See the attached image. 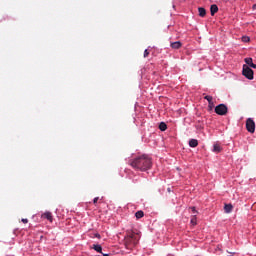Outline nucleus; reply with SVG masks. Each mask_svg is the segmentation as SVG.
Masks as SVG:
<instances>
[{
	"mask_svg": "<svg viewBox=\"0 0 256 256\" xmlns=\"http://www.w3.org/2000/svg\"><path fill=\"white\" fill-rule=\"evenodd\" d=\"M131 167L136 169V171H149L151 169L153 162L147 155H141L130 161Z\"/></svg>",
	"mask_w": 256,
	"mask_h": 256,
	"instance_id": "nucleus-1",
	"label": "nucleus"
},
{
	"mask_svg": "<svg viewBox=\"0 0 256 256\" xmlns=\"http://www.w3.org/2000/svg\"><path fill=\"white\" fill-rule=\"evenodd\" d=\"M159 129L160 131H167V124L165 122H160Z\"/></svg>",
	"mask_w": 256,
	"mask_h": 256,
	"instance_id": "nucleus-17",
	"label": "nucleus"
},
{
	"mask_svg": "<svg viewBox=\"0 0 256 256\" xmlns=\"http://www.w3.org/2000/svg\"><path fill=\"white\" fill-rule=\"evenodd\" d=\"M242 75L246 77V79H249V81H253L254 79V72L253 69L248 67L247 65H243L242 68Z\"/></svg>",
	"mask_w": 256,
	"mask_h": 256,
	"instance_id": "nucleus-3",
	"label": "nucleus"
},
{
	"mask_svg": "<svg viewBox=\"0 0 256 256\" xmlns=\"http://www.w3.org/2000/svg\"><path fill=\"white\" fill-rule=\"evenodd\" d=\"M246 129L248 133H255V121L252 118L246 120Z\"/></svg>",
	"mask_w": 256,
	"mask_h": 256,
	"instance_id": "nucleus-5",
	"label": "nucleus"
},
{
	"mask_svg": "<svg viewBox=\"0 0 256 256\" xmlns=\"http://www.w3.org/2000/svg\"><path fill=\"white\" fill-rule=\"evenodd\" d=\"M95 237H96L97 239H101V234L96 233V234H95Z\"/></svg>",
	"mask_w": 256,
	"mask_h": 256,
	"instance_id": "nucleus-24",
	"label": "nucleus"
},
{
	"mask_svg": "<svg viewBox=\"0 0 256 256\" xmlns=\"http://www.w3.org/2000/svg\"><path fill=\"white\" fill-rule=\"evenodd\" d=\"M181 46H182L181 41L172 42L170 44V47L172 49H181Z\"/></svg>",
	"mask_w": 256,
	"mask_h": 256,
	"instance_id": "nucleus-10",
	"label": "nucleus"
},
{
	"mask_svg": "<svg viewBox=\"0 0 256 256\" xmlns=\"http://www.w3.org/2000/svg\"><path fill=\"white\" fill-rule=\"evenodd\" d=\"M227 111H228V108H227V105L225 104H219L215 107V113L217 115H227Z\"/></svg>",
	"mask_w": 256,
	"mask_h": 256,
	"instance_id": "nucleus-4",
	"label": "nucleus"
},
{
	"mask_svg": "<svg viewBox=\"0 0 256 256\" xmlns=\"http://www.w3.org/2000/svg\"><path fill=\"white\" fill-rule=\"evenodd\" d=\"M252 9H253L254 11H256V4H254V5L252 6Z\"/></svg>",
	"mask_w": 256,
	"mask_h": 256,
	"instance_id": "nucleus-25",
	"label": "nucleus"
},
{
	"mask_svg": "<svg viewBox=\"0 0 256 256\" xmlns=\"http://www.w3.org/2000/svg\"><path fill=\"white\" fill-rule=\"evenodd\" d=\"M43 219H47L48 221H53V214L51 212H45L42 214Z\"/></svg>",
	"mask_w": 256,
	"mask_h": 256,
	"instance_id": "nucleus-9",
	"label": "nucleus"
},
{
	"mask_svg": "<svg viewBox=\"0 0 256 256\" xmlns=\"http://www.w3.org/2000/svg\"><path fill=\"white\" fill-rule=\"evenodd\" d=\"M191 225H197V217H193L190 221Z\"/></svg>",
	"mask_w": 256,
	"mask_h": 256,
	"instance_id": "nucleus-19",
	"label": "nucleus"
},
{
	"mask_svg": "<svg viewBox=\"0 0 256 256\" xmlns=\"http://www.w3.org/2000/svg\"><path fill=\"white\" fill-rule=\"evenodd\" d=\"M124 241L126 249H133V247L137 246L139 243V234H135V232H129L127 236H125Z\"/></svg>",
	"mask_w": 256,
	"mask_h": 256,
	"instance_id": "nucleus-2",
	"label": "nucleus"
},
{
	"mask_svg": "<svg viewBox=\"0 0 256 256\" xmlns=\"http://www.w3.org/2000/svg\"><path fill=\"white\" fill-rule=\"evenodd\" d=\"M199 145V141L197 139H190L189 140V147L195 148Z\"/></svg>",
	"mask_w": 256,
	"mask_h": 256,
	"instance_id": "nucleus-11",
	"label": "nucleus"
},
{
	"mask_svg": "<svg viewBox=\"0 0 256 256\" xmlns=\"http://www.w3.org/2000/svg\"><path fill=\"white\" fill-rule=\"evenodd\" d=\"M245 63L244 65H247L248 67L252 68V69H256V64L253 63V58L248 57L244 59Z\"/></svg>",
	"mask_w": 256,
	"mask_h": 256,
	"instance_id": "nucleus-6",
	"label": "nucleus"
},
{
	"mask_svg": "<svg viewBox=\"0 0 256 256\" xmlns=\"http://www.w3.org/2000/svg\"><path fill=\"white\" fill-rule=\"evenodd\" d=\"M191 211H192V213H194V214L197 213V209H196L195 207H192V208H191Z\"/></svg>",
	"mask_w": 256,
	"mask_h": 256,
	"instance_id": "nucleus-23",
	"label": "nucleus"
},
{
	"mask_svg": "<svg viewBox=\"0 0 256 256\" xmlns=\"http://www.w3.org/2000/svg\"><path fill=\"white\" fill-rule=\"evenodd\" d=\"M204 99H206V101H208L209 107H213V96L206 95L204 97Z\"/></svg>",
	"mask_w": 256,
	"mask_h": 256,
	"instance_id": "nucleus-16",
	"label": "nucleus"
},
{
	"mask_svg": "<svg viewBox=\"0 0 256 256\" xmlns=\"http://www.w3.org/2000/svg\"><path fill=\"white\" fill-rule=\"evenodd\" d=\"M92 249H94V251H96L97 253H103V247H101L100 244H94L92 246Z\"/></svg>",
	"mask_w": 256,
	"mask_h": 256,
	"instance_id": "nucleus-12",
	"label": "nucleus"
},
{
	"mask_svg": "<svg viewBox=\"0 0 256 256\" xmlns=\"http://www.w3.org/2000/svg\"><path fill=\"white\" fill-rule=\"evenodd\" d=\"M224 211L225 213H231V211H233V204H225Z\"/></svg>",
	"mask_w": 256,
	"mask_h": 256,
	"instance_id": "nucleus-13",
	"label": "nucleus"
},
{
	"mask_svg": "<svg viewBox=\"0 0 256 256\" xmlns=\"http://www.w3.org/2000/svg\"><path fill=\"white\" fill-rule=\"evenodd\" d=\"M219 11V7L217 6V4H212L210 6V13L213 17V15H215V13H217Z\"/></svg>",
	"mask_w": 256,
	"mask_h": 256,
	"instance_id": "nucleus-8",
	"label": "nucleus"
},
{
	"mask_svg": "<svg viewBox=\"0 0 256 256\" xmlns=\"http://www.w3.org/2000/svg\"><path fill=\"white\" fill-rule=\"evenodd\" d=\"M136 219H143L145 217V213L142 210H139L135 213Z\"/></svg>",
	"mask_w": 256,
	"mask_h": 256,
	"instance_id": "nucleus-14",
	"label": "nucleus"
},
{
	"mask_svg": "<svg viewBox=\"0 0 256 256\" xmlns=\"http://www.w3.org/2000/svg\"><path fill=\"white\" fill-rule=\"evenodd\" d=\"M22 223H29V220L27 218H22Z\"/></svg>",
	"mask_w": 256,
	"mask_h": 256,
	"instance_id": "nucleus-21",
	"label": "nucleus"
},
{
	"mask_svg": "<svg viewBox=\"0 0 256 256\" xmlns=\"http://www.w3.org/2000/svg\"><path fill=\"white\" fill-rule=\"evenodd\" d=\"M212 151L213 153H221V151H223V148L221 147V145H219V143H215L213 145Z\"/></svg>",
	"mask_w": 256,
	"mask_h": 256,
	"instance_id": "nucleus-7",
	"label": "nucleus"
},
{
	"mask_svg": "<svg viewBox=\"0 0 256 256\" xmlns=\"http://www.w3.org/2000/svg\"><path fill=\"white\" fill-rule=\"evenodd\" d=\"M198 13L200 15V17H205V15H207V10H205V8L200 7L198 8Z\"/></svg>",
	"mask_w": 256,
	"mask_h": 256,
	"instance_id": "nucleus-15",
	"label": "nucleus"
},
{
	"mask_svg": "<svg viewBox=\"0 0 256 256\" xmlns=\"http://www.w3.org/2000/svg\"><path fill=\"white\" fill-rule=\"evenodd\" d=\"M97 201H99V197H95V198L93 199L94 205L97 203Z\"/></svg>",
	"mask_w": 256,
	"mask_h": 256,
	"instance_id": "nucleus-22",
	"label": "nucleus"
},
{
	"mask_svg": "<svg viewBox=\"0 0 256 256\" xmlns=\"http://www.w3.org/2000/svg\"><path fill=\"white\" fill-rule=\"evenodd\" d=\"M242 41L243 43H249L251 41V38H249L248 36H243Z\"/></svg>",
	"mask_w": 256,
	"mask_h": 256,
	"instance_id": "nucleus-18",
	"label": "nucleus"
},
{
	"mask_svg": "<svg viewBox=\"0 0 256 256\" xmlns=\"http://www.w3.org/2000/svg\"><path fill=\"white\" fill-rule=\"evenodd\" d=\"M144 57H149V50L147 49L144 50Z\"/></svg>",
	"mask_w": 256,
	"mask_h": 256,
	"instance_id": "nucleus-20",
	"label": "nucleus"
}]
</instances>
